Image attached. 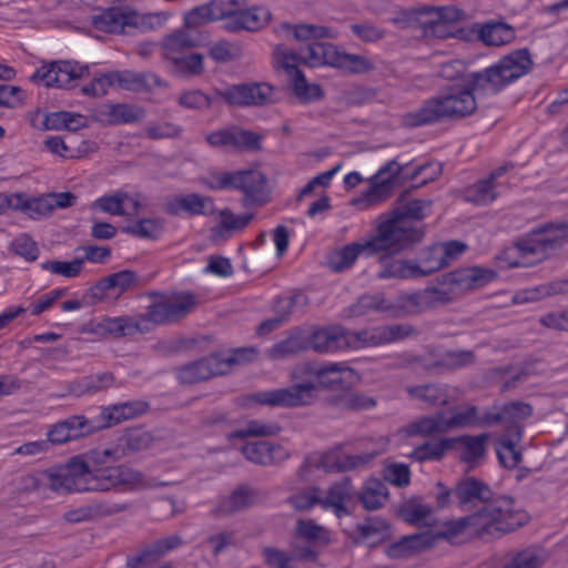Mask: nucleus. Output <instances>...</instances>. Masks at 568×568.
<instances>
[{"label":"nucleus","instance_id":"obj_64","mask_svg":"<svg viewBox=\"0 0 568 568\" xmlns=\"http://www.w3.org/2000/svg\"><path fill=\"white\" fill-rule=\"evenodd\" d=\"M357 530L364 539L375 544L387 537L388 525L381 517H371L358 525Z\"/></svg>","mask_w":568,"mask_h":568},{"label":"nucleus","instance_id":"obj_11","mask_svg":"<svg viewBox=\"0 0 568 568\" xmlns=\"http://www.w3.org/2000/svg\"><path fill=\"white\" fill-rule=\"evenodd\" d=\"M273 63L276 69H283L290 75L294 93L304 101L322 97V89L316 84H308L303 72L297 68L302 63L300 52H294L282 44L274 49Z\"/></svg>","mask_w":568,"mask_h":568},{"label":"nucleus","instance_id":"obj_47","mask_svg":"<svg viewBox=\"0 0 568 568\" xmlns=\"http://www.w3.org/2000/svg\"><path fill=\"white\" fill-rule=\"evenodd\" d=\"M88 464L90 465L92 475H97V470L103 469V467L112 466V463L119 462L123 458V450L121 447L113 445L108 448H97L85 454Z\"/></svg>","mask_w":568,"mask_h":568},{"label":"nucleus","instance_id":"obj_62","mask_svg":"<svg viewBox=\"0 0 568 568\" xmlns=\"http://www.w3.org/2000/svg\"><path fill=\"white\" fill-rule=\"evenodd\" d=\"M346 337L347 342L349 343V347L352 348L378 346L384 344L381 326L359 332L346 331Z\"/></svg>","mask_w":568,"mask_h":568},{"label":"nucleus","instance_id":"obj_55","mask_svg":"<svg viewBox=\"0 0 568 568\" xmlns=\"http://www.w3.org/2000/svg\"><path fill=\"white\" fill-rule=\"evenodd\" d=\"M432 204L433 202L430 200L408 201L394 212V217L392 220H405L412 226L417 227L412 221L423 220L426 216V212L430 210Z\"/></svg>","mask_w":568,"mask_h":568},{"label":"nucleus","instance_id":"obj_43","mask_svg":"<svg viewBox=\"0 0 568 568\" xmlns=\"http://www.w3.org/2000/svg\"><path fill=\"white\" fill-rule=\"evenodd\" d=\"M306 351H308L307 335L302 331H296L287 338L275 344L270 349V355L272 358L277 359L296 355Z\"/></svg>","mask_w":568,"mask_h":568},{"label":"nucleus","instance_id":"obj_7","mask_svg":"<svg viewBox=\"0 0 568 568\" xmlns=\"http://www.w3.org/2000/svg\"><path fill=\"white\" fill-rule=\"evenodd\" d=\"M253 348L237 349L233 354H212L180 367L178 377L184 384H195L231 372L233 366L251 361Z\"/></svg>","mask_w":568,"mask_h":568},{"label":"nucleus","instance_id":"obj_9","mask_svg":"<svg viewBox=\"0 0 568 568\" xmlns=\"http://www.w3.org/2000/svg\"><path fill=\"white\" fill-rule=\"evenodd\" d=\"M154 301L148 306L144 320L155 325L176 323L196 306L195 297L187 293L165 295L152 293Z\"/></svg>","mask_w":568,"mask_h":568},{"label":"nucleus","instance_id":"obj_40","mask_svg":"<svg viewBox=\"0 0 568 568\" xmlns=\"http://www.w3.org/2000/svg\"><path fill=\"white\" fill-rule=\"evenodd\" d=\"M439 245L434 244L427 247L418 262L413 261L415 277H426L433 273L446 267V260H443Z\"/></svg>","mask_w":568,"mask_h":568},{"label":"nucleus","instance_id":"obj_50","mask_svg":"<svg viewBox=\"0 0 568 568\" xmlns=\"http://www.w3.org/2000/svg\"><path fill=\"white\" fill-rule=\"evenodd\" d=\"M62 469L65 471V475L71 477V479L80 486L78 491L90 490V479L93 475L85 455L84 458H71Z\"/></svg>","mask_w":568,"mask_h":568},{"label":"nucleus","instance_id":"obj_4","mask_svg":"<svg viewBox=\"0 0 568 568\" xmlns=\"http://www.w3.org/2000/svg\"><path fill=\"white\" fill-rule=\"evenodd\" d=\"M382 224H393L392 227H398L395 236L402 240L403 247L398 250H384L376 253L378 257L379 271L376 273L378 280H408L416 278L413 270V261L404 258H395L394 255L413 248L424 239L425 232L423 227H414L405 220H387Z\"/></svg>","mask_w":568,"mask_h":568},{"label":"nucleus","instance_id":"obj_34","mask_svg":"<svg viewBox=\"0 0 568 568\" xmlns=\"http://www.w3.org/2000/svg\"><path fill=\"white\" fill-rule=\"evenodd\" d=\"M353 496L354 487L349 478H344L342 481L333 484L324 498L321 497V506L324 509L333 508L335 515L342 517L347 514L345 501Z\"/></svg>","mask_w":568,"mask_h":568},{"label":"nucleus","instance_id":"obj_59","mask_svg":"<svg viewBox=\"0 0 568 568\" xmlns=\"http://www.w3.org/2000/svg\"><path fill=\"white\" fill-rule=\"evenodd\" d=\"M281 432V426L276 422L250 420L245 426L235 433L239 438L246 437H271Z\"/></svg>","mask_w":568,"mask_h":568},{"label":"nucleus","instance_id":"obj_51","mask_svg":"<svg viewBox=\"0 0 568 568\" xmlns=\"http://www.w3.org/2000/svg\"><path fill=\"white\" fill-rule=\"evenodd\" d=\"M43 487L54 493H69L79 490V485L65 475L62 468L42 470Z\"/></svg>","mask_w":568,"mask_h":568},{"label":"nucleus","instance_id":"obj_56","mask_svg":"<svg viewBox=\"0 0 568 568\" xmlns=\"http://www.w3.org/2000/svg\"><path fill=\"white\" fill-rule=\"evenodd\" d=\"M327 403L338 409L358 410L363 408H371L376 405V402L371 397H365L355 393H343L341 395L332 396Z\"/></svg>","mask_w":568,"mask_h":568},{"label":"nucleus","instance_id":"obj_54","mask_svg":"<svg viewBox=\"0 0 568 568\" xmlns=\"http://www.w3.org/2000/svg\"><path fill=\"white\" fill-rule=\"evenodd\" d=\"M283 29L293 32V37L297 41L333 39L336 37L335 32L327 27L316 24H283Z\"/></svg>","mask_w":568,"mask_h":568},{"label":"nucleus","instance_id":"obj_58","mask_svg":"<svg viewBox=\"0 0 568 568\" xmlns=\"http://www.w3.org/2000/svg\"><path fill=\"white\" fill-rule=\"evenodd\" d=\"M407 436L430 435L435 433H445L443 425V413L434 416L423 417L405 427Z\"/></svg>","mask_w":568,"mask_h":568},{"label":"nucleus","instance_id":"obj_53","mask_svg":"<svg viewBox=\"0 0 568 568\" xmlns=\"http://www.w3.org/2000/svg\"><path fill=\"white\" fill-rule=\"evenodd\" d=\"M452 442L453 440L445 438L436 442L424 443L423 445L416 447L409 454V457L417 462L439 460L444 457L446 452L452 449Z\"/></svg>","mask_w":568,"mask_h":568},{"label":"nucleus","instance_id":"obj_60","mask_svg":"<svg viewBox=\"0 0 568 568\" xmlns=\"http://www.w3.org/2000/svg\"><path fill=\"white\" fill-rule=\"evenodd\" d=\"M47 126L54 130L65 129L70 131H77L78 129L85 126V120L81 114L60 111L51 113L49 116H47Z\"/></svg>","mask_w":568,"mask_h":568},{"label":"nucleus","instance_id":"obj_22","mask_svg":"<svg viewBox=\"0 0 568 568\" xmlns=\"http://www.w3.org/2000/svg\"><path fill=\"white\" fill-rule=\"evenodd\" d=\"M402 171L403 165L395 160H392L382 166L371 180L372 186L363 200L365 205H374L388 199L393 189L392 181L394 178L399 175Z\"/></svg>","mask_w":568,"mask_h":568},{"label":"nucleus","instance_id":"obj_39","mask_svg":"<svg viewBox=\"0 0 568 568\" xmlns=\"http://www.w3.org/2000/svg\"><path fill=\"white\" fill-rule=\"evenodd\" d=\"M515 250L523 258H527L529 256L535 257V262H540L551 256L550 253H548V246H546L544 234H535V230L526 237L518 240L515 243ZM532 263L534 261L529 264Z\"/></svg>","mask_w":568,"mask_h":568},{"label":"nucleus","instance_id":"obj_38","mask_svg":"<svg viewBox=\"0 0 568 568\" xmlns=\"http://www.w3.org/2000/svg\"><path fill=\"white\" fill-rule=\"evenodd\" d=\"M408 395L430 406H440L448 403V386L445 384H424L408 386Z\"/></svg>","mask_w":568,"mask_h":568},{"label":"nucleus","instance_id":"obj_14","mask_svg":"<svg viewBox=\"0 0 568 568\" xmlns=\"http://www.w3.org/2000/svg\"><path fill=\"white\" fill-rule=\"evenodd\" d=\"M361 304L365 307H374L394 317H404L426 312L423 290L399 294L393 301H387L382 296L363 297Z\"/></svg>","mask_w":568,"mask_h":568},{"label":"nucleus","instance_id":"obj_24","mask_svg":"<svg viewBox=\"0 0 568 568\" xmlns=\"http://www.w3.org/2000/svg\"><path fill=\"white\" fill-rule=\"evenodd\" d=\"M113 84L133 92H151L155 88L166 89L168 82L152 72H135L131 70L111 72Z\"/></svg>","mask_w":568,"mask_h":568},{"label":"nucleus","instance_id":"obj_16","mask_svg":"<svg viewBox=\"0 0 568 568\" xmlns=\"http://www.w3.org/2000/svg\"><path fill=\"white\" fill-rule=\"evenodd\" d=\"M532 407L525 402H510L503 405L497 413H487V425L503 424L506 427L505 436L520 440L523 434L521 422L530 417Z\"/></svg>","mask_w":568,"mask_h":568},{"label":"nucleus","instance_id":"obj_6","mask_svg":"<svg viewBox=\"0 0 568 568\" xmlns=\"http://www.w3.org/2000/svg\"><path fill=\"white\" fill-rule=\"evenodd\" d=\"M532 64L528 49L516 50L484 71L475 72V84L483 85L490 93H497L505 85L527 74Z\"/></svg>","mask_w":568,"mask_h":568},{"label":"nucleus","instance_id":"obj_17","mask_svg":"<svg viewBox=\"0 0 568 568\" xmlns=\"http://www.w3.org/2000/svg\"><path fill=\"white\" fill-rule=\"evenodd\" d=\"M235 0H226V12L224 17V29L230 32L242 30L256 31L263 28L270 20L271 13L263 8H251L240 10Z\"/></svg>","mask_w":568,"mask_h":568},{"label":"nucleus","instance_id":"obj_15","mask_svg":"<svg viewBox=\"0 0 568 568\" xmlns=\"http://www.w3.org/2000/svg\"><path fill=\"white\" fill-rule=\"evenodd\" d=\"M454 497L463 510L479 511L503 496L493 497L490 487L484 481L470 476L459 479L454 487Z\"/></svg>","mask_w":568,"mask_h":568},{"label":"nucleus","instance_id":"obj_32","mask_svg":"<svg viewBox=\"0 0 568 568\" xmlns=\"http://www.w3.org/2000/svg\"><path fill=\"white\" fill-rule=\"evenodd\" d=\"M302 63L311 68L334 67L337 48L329 42L315 41L300 49Z\"/></svg>","mask_w":568,"mask_h":568},{"label":"nucleus","instance_id":"obj_33","mask_svg":"<svg viewBox=\"0 0 568 568\" xmlns=\"http://www.w3.org/2000/svg\"><path fill=\"white\" fill-rule=\"evenodd\" d=\"M196 45L197 40L192 37L190 30L184 28V30H178L163 39L161 43L162 55L166 61L172 62L183 55L184 51Z\"/></svg>","mask_w":568,"mask_h":568},{"label":"nucleus","instance_id":"obj_10","mask_svg":"<svg viewBox=\"0 0 568 568\" xmlns=\"http://www.w3.org/2000/svg\"><path fill=\"white\" fill-rule=\"evenodd\" d=\"M378 455L377 452L358 455H345L341 458L334 452L312 453L307 455L300 467V475L308 477L313 469L329 471L353 470L368 464Z\"/></svg>","mask_w":568,"mask_h":568},{"label":"nucleus","instance_id":"obj_52","mask_svg":"<svg viewBox=\"0 0 568 568\" xmlns=\"http://www.w3.org/2000/svg\"><path fill=\"white\" fill-rule=\"evenodd\" d=\"M428 17V7L412 8L398 11L390 21L399 29H419L424 30Z\"/></svg>","mask_w":568,"mask_h":568},{"label":"nucleus","instance_id":"obj_23","mask_svg":"<svg viewBox=\"0 0 568 568\" xmlns=\"http://www.w3.org/2000/svg\"><path fill=\"white\" fill-rule=\"evenodd\" d=\"M163 210L170 215H178L181 212L189 215H210L214 212V204L209 196L190 193L169 197L163 205Z\"/></svg>","mask_w":568,"mask_h":568},{"label":"nucleus","instance_id":"obj_36","mask_svg":"<svg viewBox=\"0 0 568 568\" xmlns=\"http://www.w3.org/2000/svg\"><path fill=\"white\" fill-rule=\"evenodd\" d=\"M535 234H544L548 253L554 256L568 243V220L546 223L535 229Z\"/></svg>","mask_w":568,"mask_h":568},{"label":"nucleus","instance_id":"obj_3","mask_svg":"<svg viewBox=\"0 0 568 568\" xmlns=\"http://www.w3.org/2000/svg\"><path fill=\"white\" fill-rule=\"evenodd\" d=\"M217 100L231 106H263L275 102L274 88L265 82L241 83L215 89L213 97L200 90H191L181 94L179 103L189 109L206 110Z\"/></svg>","mask_w":568,"mask_h":568},{"label":"nucleus","instance_id":"obj_8","mask_svg":"<svg viewBox=\"0 0 568 568\" xmlns=\"http://www.w3.org/2000/svg\"><path fill=\"white\" fill-rule=\"evenodd\" d=\"M317 388L313 383L294 384L286 388L244 395L237 399V403L244 408H251L255 405L271 407L307 406L317 399Z\"/></svg>","mask_w":568,"mask_h":568},{"label":"nucleus","instance_id":"obj_48","mask_svg":"<svg viewBox=\"0 0 568 568\" xmlns=\"http://www.w3.org/2000/svg\"><path fill=\"white\" fill-rule=\"evenodd\" d=\"M131 200V195L123 191H116L97 199L92 203V209L111 215H126L125 203Z\"/></svg>","mask_w":568,"mask_h":568},{"label":"nucleus","instance_id":"obj_12","mask_svg":"<svg viewBox=\"0 0 568 568\" xmlns=\"http://www.w3.org/2000/svg\"><path fill=\"white\" fill-rule=\"evenodd\" d=\"M234 189L243 193L241 202L245 209L261 207L271 200L267 178L258 170L236 171Z\"/></svg>","mask_w":568,"mask_h":568},{"label":"nucleus","instance_id":"obj_46","mask_svg":"<svg viewBox=\"0 0 568 568\" xmlns=\"http://www.w3.org/2000/svg\"><path fill=\"white\" fill-rule=\"evenodd\" d=\"M170 71L179 77H197L204 71V57L201 53H189L170 62Z\"/></svg>","mask_w":568,"mask_h":568},{"label":"nucleus","instance_id":"obj_1","mask_svg":"<svg viewBox=\"0 0 568 568\" xmlns=\"http://www.w3.org/2000/svg\"><path fill=\"white\" fill-rule=\"evenodd\" d=\"M486 91L475 84V72L470 73L464 84L448 87L442 93L427 99L422 105L402 116L406 128H417L444 121H458L475 113L477 100L475 92Z\"/></svg>","mask_w":568,"mask_h":568},{"label":"nucleus","instance_id":"obj_28","mask_svg":"<svg viewBox=\"0 0 568 568\" xmlns=\"http://www.w3.org/2000/svg\"><path fill=\"white\" fill-rule=\"evenodd\" d=\"M44 144L50 152L68 159L81 158L98 149L94 142L88 140L79 141L73 135H70L68 140L53 136L47 139Z\"/></svg>","mask_w":568,"mask_h":568},{"label":"nucleus","instance_id":"obj_19","mask_svg":"<svg viewBox=\"0 0 568 568\" xmlns=\"http://www.w3.org/2000/svg\"><path fill=\"white\" fill-rule=\"evenodd\" d=\"M306 335L308 351L332 353L349 348V343L346 339V329L339 325L313 327Z\"/></svg>","mask_w":568,"mask_h":568},{"label":"nucleus","instance_id":"obj_57","mask_svg":"<svg viewBox=\"0 0 568 568\" xmlns=\"http://www.w3.org/2000/svg\"><path fill=\"white\" fill-rule=\"evenodd\" d=\"M263 134L233 126V148L246 152L262 151Z\"/></svg>","mask_w":568,"mask_h":568},{"label":"nucleus","instance_id":"obj_44","mask_svg":"<svg viewBox=\"0 0 568 568\" xmlns=\"http://www.w3.org/2000/svg\"><path fill=\"white\" fill-rule=\"evenodd\" d=\"M153 444L152 435L142 429H130L124 433L115 444L123 450V458L128 455L148 449Z\"/></svg>","mask_w":568,"mask_h":568},{"label":"nucleus","instance_id":"obj_45","mask_svg":"<svg viewBox=\"0 0 568 568\" xmlns=\"http://www.w3.org/2000/svg\"><path fill=\"white\" fill-rule=\"evenodd\" d=\"M16 199L17 203L12 204V206L20 209L32 220L48 217L54 211L51 203L52 200L49 199L48 194L31 200H23L21 195H17Z\"/></svg>","mask_w":568,"mask_h":568},{"label":"nucleus","instance_id":"obj_2","mask_svg":"<svg viewBox=\"0 0 568 568\" xmlns=\"http://www.w3.org/2000/svg\"><path fill=\"white\" fill-rule=\"evenodd\" d=\"M526 521L527 515L515 507L514 499L501 497L479 511L448 521L442 536L452 540L469 530L471 535L481 539L497 538L524 526Z\"/></svg>","mask_w":568,"mask_h":568},{"label":"nucleus","instance_id":"obj_26","mask_svg":"<svg viewBox=\"0 0 568 568\" xmlns=\"http://www.w3.org/2000/svg\"><path fill=\"white\" fill-rule=\"evenodd\" d=\"M311 373L320 379L318 386L322 388L344 387L346 383L353 384L358 381L356 372L342 363L322 365Z\"/></svg>","mask_w":568,"mask_h":568},{"label":"nucleus","instance_id":"obj_42","mask_svg":"<svg viewBox=\"0 0 568 568\" xmlns=\"http://www.w3.org/2000/svg\"><path fill=\"white\" fill-rule=\"evenodd\" d=\"M478 37L486 45L498 47L509 43L515 33L513 27L507 23L490 22L479 29Z\"/></svg>","mask_w":568,"mask_h":568},{"label":"nucleus","instance_id":"obj_61","mask_svg":"<svg viewBox=\"0 0 568 568\" xmlns=\"http://www.w3.org/2000/svg\"><path fill=\"white\" fill-rule=\"evenodd\" d=\"M334 68L346 70L351 73H364L373 70V63L363 55L348 54L337 50Z\"/></svg>","mask_w":568,"mask_h":568},{"label":"nucleus","instance_id":"obj_27","mask_svg":"<svg viewBox=\"0 0 568 568\" xmlns=\"http://www.w3.org/2000/svg\"><path fill=\"white\" fill-rule=\"evenodd\" d=\"M226 0H213L206 4L193 8L184 16V28L195 30L199 27L216 20H224Z\"/></svg>","mask_w":568,"mask_h":568},{"label":"nucleus","instance_id":"obj_21","mask_svg":"<svg viewBox=\"0 0 568 568\" xmlns=\"http://www.w3.org/2000/svg\"><path fill=\"white\" fill-rule=\"evenodd\" d=\"M183 544L180 535H171L143 546L126 562L128 568H145L162 558L169 551L179 548Z\"/></svg>","mask_w":568,"mask_h":568},{"label":"nucleus","instance_id":"obj_31","mask_svg":"<svg viewBox=\"0 0 568 568\" xmlns=\"http://www.w3.org/2000/svg\"><path fill=\"white\" fill-rule=\"evenodd\" d=\"M257 498L258 491L256 489L242 486L236 488L229 497L223 498L214 511L217 516H230L251 507L257 501Z\"/></svg>","mask_w":568,"mask_h":568},{"label":"nucleus","instance_id":"obj_13","mask_svg":"<svg viewBox=\"0 0 568 568\" xmlns=\"http://www.w3.org/2000/svg\"><path fill=\"white\" fill-rule=\"evenodd\" d=\"M89 75V65L75 61H54L49 67H41L31 77L47 87L70 88L78 79Z\"/></svg>","mask_w":568,"mask_h":568},{"label":"nucleus","instance_id":"obj_18","mask_svg":"<svg viewBox=\"0 0 568 568\" xmlns=\"http://www.w3.org/2000/svg\"><path fill=\"white\" fill-rule=\"evenodd\" d=\"M144 108L129 103H104L93 113L95 121L108 125L132 124L145 119Z\"/></svg>","mask_w":568,"mask_h":568},{"label":"nucleus","instance_id":"obj_30","mask_svg":"<svg viewBox=\"0 0 568 568\" xmlns=\"http://www.w3.org/2000/svg\"><path fill=\"white\" fill-rule=\"evenodd\" d=\"M496 277V272L483 267H468L454 271L452 276L455 295L479 288Z\"/></svg>","mask_w":568,"mask_h":568},{"label":"nucleus","instance_id":"obj_63","mask_svg":"<svg viewBox=\"0 0 568 568\" xmlns=\"http://www.w3.org/2000/svg\"><path fill=\"white\" fill-rule=\"evenodd\" d=\"M546 557L541 550L527 548L517 552L504 568H541Z\"/></svg>","mask_w":568,"mask_h":568},{"label":"nucleus","instance_id":"obj_41","mask_svg":"<svg viewBox=\"0 0 568 568\" xmlns=\"http://www.w3.org/2000/svg\"><path fill=\"white\" fill-rule=\"evenodd\" d=\"M388 499V489L386 485L378 479H369L365 483L359 500L367 510L382 508Z\"/></svg>","mask_w":568,"mask_h":568},{"label":"nucleus","instance_id":"obj_25","mask_svg":"<svg viewBox=\"0 0 568 568\" xmlns=\"http://www.w3.org/2000/svg\"><path fill=\"white\" fill-rule=\"evenodd\" d=\"M241 450L247 460L263 466L277 464L290 457L288 450L282 445L266 440L247 443Z\"/></svg>","mask_w":568,"mask_h":568},{"label":"nucleus","instance_id":"obj_35","mask_svg":"<svg viewBox=\"0 0 568 568\" xmlns=\"http://www.w3.org/2000/svg\"><path fill=\"white\" fill-rule=\"evenodd\" d=\"M149 407L150 406L146 402L138 400L105 408L101 413V418L104 422L101 427L108 428L121 423L122 420L134 418L144 414Z\"/></svg>","mask_w":568,"mask_h":568},{"label":"nucleus","instance_id":"obj_49","mask_svg":"<svg viewBox=\"0 0 568 568\" xmlns=\"http://www.w3.org/2000/svg\"><path fill=\"white\" fill-rule=\"evenodd\" d=\"M126 24V16L120 8H110L93 17V26L102 32H120Z\"/></svg>","mask_w":568,"mask_h":568},{"label":"nucleus","instance_id":"obj_37","mask_svg":"<svg viewBox=\"0 0 568 568\" xmlns=\"http://www.w3.org/2000/svg\"><path fill=\"white\" fill-rule=\"evenodd\" d=\"M155 480L125 464L118 465V488L121 490H144L160 486Z\"/></svg>","mask_w":568,"mask_h":568},{"label":"nucleus","instance_id":"obj_29","mask_svg":"<svg viewBox=\"0 0 568 568\" xmlns=\"http://www.w3.org/2000/svg\"><path fill=\"white\" fill-rule=\"evenodd\" d=\"M476 355L473 351H447L438 359L428 361L422 357H415L427 372L446 369L453 371L469 366L475 363Z\"/></svg>","mask_w":568,"mask_h":568},{"label":"nucleus","instance_id":"obj_5","mask_svg":"<svg viewBox=\"0 0 568 568\" xmlns=\"http://www.w3.org/2000/svg\"><path fill=\"white\" fill-rule=\"evenodd\" d=\"M392 226L393 224H379L377 233L369 240L353 242L333 252L328 258L329 268L334 272H342L351 267L359 254L374 256L384 250L396 251L403 247L404 242L394 234L400 230Z\"/></svg>","mask_w":568,"mask_h":568},{"label":"nucleus","instance_id":"obj_20","mask_svg":"<svg viewBox=\"0 0 568 568\" xmlns=\"http://www.w3.org/2000/svg\"><path fill=\"white\" fill-rule=\"evenodd\" d=\"M452 442V449L457 452L460 462L468 465V469L478 466L486 456L488 434L463 435L448 438Z\"/></svg>","mask_w":568,"mask_h":568}]
</instances>
